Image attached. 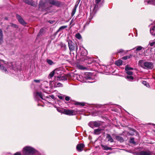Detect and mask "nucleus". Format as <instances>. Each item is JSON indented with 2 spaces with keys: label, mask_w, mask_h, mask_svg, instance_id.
Masks as SVG:
<instances>
[{
  "label": "nucleus",
  "mask_w": 155,
  "mask_h": 155,
  "mask_svg": "<svg viewBox=\"0 0 155 155\" xmlns=\"http://www.w3.org/2000/svg\"><path fill=\"white\" fill-rule=\"evenodd\" d=\"M87 80H92V78L91 77H88L87 78Z\"/></svg>",
  "instance_id": "51"
},
{
  "label": "nucleus",
  "mask_w": 155,
  "mask_h": 155,
  "mask_svg": "<svg viewBox=\"0 0 155 155\" xmlns=\"http://www.w3.org/2000/svg\"><path fill=\"white\" fill-rule=\"evenodd\" d=\"M128 51H125L122 49H120L118 50L117 51V53H119L121 55H124L126 54Z\"/></svg>",
  "instance_id": "18"
},
{
  "label": "nucleus",
  "mask_w": 155,
  "mask_h": 155,
  "mask_svg": "<svg viewBox=\"0 0 155 155\" xmlns=\"http://www.w3.org/2000/svg\"><path fill=\"white\" fill-rule=\"evenodd\" d=\"M51 97L53 98L54 97V96L53 95H51Z\"/></svg>",
  "instance_id": "52"
},
{
  "label": "nucleus",
  "mask_w": 155,
  "mask_h": 155,
  "mask_svg": "<svg viewBox=\"0 0 155 155\" xmlns=\"http://www.w3.org/2000/svg\"><path fill=\"white\" fill-rule=\"evenodd\" d=\"M88 82H90V83H92V82H94V81H88Z\"/></svg>",
  "instance_id": "55"
},
{
  "label": "nucleus",
  "mask_w": 155,
  "mask_h": 155,
  "mask_svg": "<svg viewBox=\"0 0 155 155\" xmlns=\"http://www.w3.org/2000/svg\"><path fill=\"white\" fill-rule=\"evenodd\" d=\"M77 49H78V48H77V47H76V50H77Z\"/></svg>",
  "instance_id": "56"
},
{
  "label": "nucleus",
  "mask_w": 155,
  "mask_h": 155,
  "mask_svg": "<svg viewBox=\"0 0 155 155\" xmlns=\"http://www.w3.org/2000/svg\"><path fill=\"white\" fill-rule=\"evenodd\" d=\"M67 27L68 26L67 25L62 26L60 27V28L58 30L57 32H58L59 31H60L61 30L67 28Z\"/></svg>",
  "instance_id": "30"
},
{
  "label": "nucleus",
  "mask_w": 155,
  "mask_h": 155,
  "mask_svg": "<svg viewBox=\"0 0 155 155\" xmlns=\"http://www.w3.org/2000/svg\"><path fill=\"white\" fill-rule=\"evenodd\" d=\"M75 37L76 38L80 39L81 38V36L79 33H78L76 34Z\"/></svg>",
  "instance_id": "37"
},
{
  "label": "nucleus",
  "mask_w": 155,
  "mask_h": 155,
  "mask_svg": "<svg viewBox=\"0 0 155 155\" xmlns=\"http://www.w3.org/2000/svg\"><path fill=\"white\" fill-rule=\"evenodd\" d=\"M116 138L117 140L120 141L121 142H122L124 141V138L119 136H116Z\"/></svg>",
  "instance_id": "20"
},
{
  "label": "nucleus",
  "mask_w": 155,
  "mask_h": 155,
  "mask_svg": "<svg viewBox=\"0 0 155 155\" xmlns=\"http://www.w3.org/2000/svg\"><path fill=\"white\" fill-rule=\"evenodd\" d=\"M135 48H136V51H140L143 48L141 46H138L136 47ZM134 48L133 49H134Z\"/></svg>",
  "instance_id": "29"
},
{
  "label": "nucleus",
  "mask_w": 155,
  "mask_h": 155,
  "mask_svg": "<svg viewBox=\"0 0 155 155\" xmlns=\"http://www.w3.org/2000/svg\"><path fill=\"white\" fill-rule=\"evenodd\" d=\"M88 125L92 128L94 127V122H91L88 124Z\"/></svg>",
  "instance_id": "34"
},
{
  "label": "nucleus",
  "mask_w": 155,
  "mask_h": 155,
  "mask_svg": "<svg viewBox=\"0 0 155 155\" xmlns=\"http://www.w3.org/2000/svg\"><path fill=\"white\" fill-rule=\"evenodd\" d=\"M48 2L49 4L58 7L61 4L59 2L55 0H40L38 5L39 9L41 11L43 10L47 6L46 4Z\"/></svg>",
  "instance_id": "1"
},
{
  "label": "nucleus",
  "mask_w": 155,
  "mask_h": 155,
  "mask_svg": "<svg viewBox=\"0 0 155 155\" xmlns=\"http://www.w3.org/2000/svg\"><path fill=\"white\" fill-rule=\"evenodd\" d=\"M57 80L59 81H65L67 80V78L65 76H58L57 77Z\"/></svg>",
  "instance_id": "13"
},
{
  "label": "nucleus",
  "mask_w": 155,
  "mask_h": 155,
  "mask_svg": "<svg viewBox=\"0 0 155 155\" xmlns=\"http://www.w3.org/2000/svg\"><path fill=\"white\" fill-rule=\"evenodd\" d=\"M55 74V72H54V70L51 71L49 74L48 78L49 79L51 78H52L54 74Z\"/></svg>",
  "instance_id": "26"
},
{
  "label": "nucleus",
  "mask_w": 155,
  "mask_h": 155,
  "mask_svg": "<svg viewBox=\"0 0 155 155\" xmlns=\"http://www.w3.org/2000/svg\"><path fill=\"white\" fill-rule=\"evenodd\" d=\"M77 67L79 69L82 70H84L86 69V68L85 67H84L83 66L79 64L77 65Z\"/></svg>",
  "instance_id": "24"
},
{
  "label": "nucleus",
  "mask_w": 155,
  "mask_h": 155,
  "mask_svg": "<svg viewBox=\"0 0 155 155\" xmlns=\"http://www.w3.org/2000/svg\"><path fill=\"white\" fill-rule=\"evenodd\" d=\"M143 65V68L147 69H151L153 68V64L151 62H145Z\"/></svg>",
  "instance_id": "3"
},
{
  "label": "nucleus",
  "mask_w": 155,
  "mask_h": 155,
  "mask_svg": "<svg viewBox=\"0 0 155 155\" xmlns=\"http://www.w3.org/2000/svg\"><path fill=\"white\" fill-rule=\"evenodd\" d=\"M103 105H97L96 106V107L97 108H100L102 107Z\"/></svg>",
  "instance_id": "49"
},
{
  "label": "nucleus",
  "mask_w": 155,
  "mask_h": 155,
  "mask_svg": "<svg viewBox=\"0 0 155 155\" xmlns=\"http://www.w3.org/2000/svg\"><path fill=\"white\" fill-rule=\"evenodd\" d=\"M36 150L34 147L30 146H26L23 148V155H33L36 152Z\"/></svg>",
  "instance_id": "2"
},
{
  "label": "nucleus",
  "mask_w": 155,
  "mask_h": 155,
  "mask_svg": "<svg viewBox=\"0 0 155 155\" xmlns=\"http://www.w3.org/2000/svg\"><path fill=\"white\" fill-rule=\"evenodd\" d=\"M149 45L150 46H154V45H155V41H153L152 42H150Z\"/></svg>",
  "instance_id": "45"
},
{
  "label": "nucleus",
  "mask_w": 155,
  "mask_h": 155,
  "mask_svg": "<svg viewBox=\"0 0 155 155\" xmlns=\"http://www.w3.org/2000/svg\"><path fill=\"white\" fill-rule=\"evenodd\" d=\"M143 84L144 85L148 87V86H149L148 84L147 83V82L145 81H143L142 82Z\"/></svg>",
  "instance_id": "43"
},
{
  "label": "nucleus",
  "mask_w": 155,
  "mask_h": 155,
  "mask_svg": "<svg viewBox=\"0 0 155 155\" xmlns=\"http://www.w3.org/2000/svg\"><path fill=\"white\" fill-rule=\"evenodd\" d=\"M11 26L12 27L15 28H17L18 27V26L15 24L13 23H11Z\"/></svg>",
  "instance_id": "46"
},
{
  "label": "nucleus",
  "mask_w": 155,
  "mask_h": 155,
  "mask_svg": "<svg viewBox=\"0 0 155 155\" xmlns=\"http://www.w3.org/2000/svg\"><path fill=\"white\" fill-rule=\"evenodd\" d=\"M14 155H22L20 152H17L14 154Z\"/></svg>",
  "instance_id": "48"
},
{
  "label": "nucleus",
  "mask_w": 155,
  "mask_h": 155,
  "mask_svg": "<svg viewBox=\"0 0 155 155\" xmlns=\"http://www.w3.org/2000/svg\"><path fill=\"white\" fill-rule=\"evenodd\" d=\"M54 72H55V74H61V71L58 69L57 68L54 70Z\"/></svg>",
  "instance_id": "32"
},
{
  "label": "nucleus",
  "mask_w": 155,
  "mask_h": 155,
  "mask_svg": "<svg viewBox=\"0 0 155 155\" xmlns=\"http://www.w3.org/2000/svg\"><path fill=\"white\" fill-rule=\"evenodd\" d=\"M123 61L121 60H118L116 61L115 62V64L117 66H120L122 64Z\"/></svg>",
  "instance_id": "27"
},
{
  "label": "nucleus",
  "mask_w": 155,
  "mask_h": 155,
  "mask_svg": "<svg viewBox=\"0 0 155 155\" xmlns=\"http://www.w3.org/2000/svg\"><path fill=\"white\" fill-rule=\"evenodd\" d=\"M154 31H155V26H154L153 27L151 28L150 32L152 35H155V33H153Z\"/></svg>",
  "instance_id": "25"
},
{
  "label": "nucleus",
  "mask_w": 155,
  "mask_h": 155,
  "mask_svg": "<svg viewBox=\"0 0 155 155\" xmlns=\"http://www.w3.org/2000/svg\"><path fill=\"white\" fill-rule=\"evenodd\" d=\"M63 86V84L60 83H58L54 86L55 87H61Z\"/></svg>",
  "instance_id": "38"
},
{
  "label": "nucleus",
  "mask_w": 155,
  "mask_h": 155,
  "mask_svg": "<svg viewBox=\"0 0 155 155\" xmlns=\"http://www.w3.org/2000/svg\"><path fill=\"white\" fill-rule=\"evenodd\" d=\"M130 58V56H126L122 58V59L124 60H126Z\"/></svg>",
  "instance_id": "44"
},
{
  "label": "nucleus",
  "mask_w": 155,
  "mask_h": 155,
  "mask_svg": "<svg viewBox=\"0 0 155 155\" xmlns=\"http://www.w3.org/2000/svg\"><path fill=\"white\" fill-rule=\"evenodd\" d=\"M41 31V30H40V32ZM40 33V32H39V33Z\"/></svg>",
  "instance_id": "57"
},
{
  "label": "nucleus",
  "mask_w": 155,
  "mask_h": 155,
  "mask_svg": "<svg viewBox=\"0 0 155 155\" xmlns=\"http://www.w3.org/2000/svg\"><path fill=\"white\" fill-rule=\"evenodd\" d=\"M3 61L4 62V61H3V60H2V61Z\"/></svg>",
  "instance_id": "59"
},
{
  "label": "nucleus",
  "mask_w": 155,
  "mask_h": 155,
  "mask_svg": "<svg viewBox=\"0 0 155 155\" xmlns=\"http://www.w3.org/2000/svg\"><path fill=\"white\" fill-rule=\"evenodd\" d=\"M84 147V145L83 143H80L78 144L76 146V149L79 152L82 151Z\"/></svg>",
  "instance_id": "12"
},
{
  "label": "nucleus",
  "mask_w": 155,
  "mask_h": 155,
  "mask_svg": "<svg viewBox=\"0 0 155 155\" xmlns=\"http://www.w3.org/2000/svg\"><path fill=\"white\" fill-rule=\"evenodd\" d=\"M134 155H152L150 151H141L140 152H136L134 153Z\"/></svg>",
  "instance_id": "7"
},
{
  "label": "nucleus",
  "mask_w": 155,
  "mask_h": 155,
  "mask_svg": "<svg viewBox=\"0 0 155 155\" xmlns=\"http://www.w3.org/2000/svg\"><path fill=\"white\" fill-rule=\"evenodd\" d=\"M34 97L36 100H38L39 98H40L42 99H43L42 94L41 92H35L34 93Z\"/></svg>",
  "instance_id": "8"
},
{
  "label": "nucleus",
  "mask_w": 155,
  "mask_h": 155,
  "mask_svg": "<svg viewBox=\"0 0 155 155\" xmlns=\"http://www.w3.org/2000/svg\"><path fill=\"white\" fill-rule=\"evenodd\" d=\"M8 62H5L4 65H1L0 64V69L3 71H4L5 73L7 74L8 73V71H7V69L5 67H7V64Z\"/></svg>",
  "instance_id": "10"
},
{
  "label": "nucleus",
  "mask_w": 155,
  "mask_h": 155,
  "mask_svg": "<svg viewBox=\"0 0 155 155\" xmlns=\"http://www.w3.org/2000/svg\"><path fill=\"white\" fill-rule=\"evenodd\" d=\"M34 81L36 83H40L42 81V80L41 79L34 80Z\"/></svg>",
  "instance_id": "42"
},
{
  "label": "nucleus",
  "mask_w": 155,
  "mask_h": 155,
  "mask_svg": "<svg viewBox=\"0 0 155 155\" xmlns=\"http://www.w3.org/2000/svg\"><path fill=\"white\" fill-rule=\"evenodd\" d=\"M101 0H95V2L96 4L94 5V9L93 10V11L94 13H95L97 11L99 8V5H100V4L99 3L101 2Z\"/></svg>",
  "instance_id": "9"
},
{
  "label": "nucleus",
  "mask_w": 155,
  "mask_h": 155,
  "mask_svg": "<svg viewBox=\"0 0 155 155\" xmlns=\"http://www.w3.org/2000/svg\"><path fill=\"white\" fill-rule=\"evenodd\" d=\"M16 17L18 20V21L22 25H25L27 23L24 21L21 17L18 14L16 15Z\"/></svg>",
  "instance_id": "11"
},
{
  "label": "nucleus",
  "mask_w": 155,
  "mask_h": 155,
  "mask_svg": "<svg viewBox=\"0 0 155 155\" xmlns=\"http://www.w3.org/2000/svg\"><path fill=\"white\" fill-rule=\"evenodd\" d=\"M59 98L60 99H62V97H59Z\"/></svg>",
  "instance_id": "53"
},
{
  "label": "nucleus",
  "mask_w": 155,
  "mask_h": 155,
  "mask_svg": "<svg viewBox=\"0 0 155 155\" xmlns=\"http://www.w3.org/2000/svg\"><path fill=\"white\" fill-rule=\"evenodd\" d=\"M130 142L131 143L134 144L135 143V142L134 140V138H131L130 140Z\"/></svg>",
  "instance_id": "40"
},
{
  "label": "nucleus",
  "mask_w": 155,
  "mask_h": 155,
  "mask_svg": "<svg viewBox=\"0 0 155 155\" xmlns=\"http://www.w3.org/2000/svg\"><path fill=\"white\" fill-rule=\"evenodd\" d=\"M126 73L128 75H132L133 74V72L132 71H125Z\"/></svg>",
  "instance_id": "36"
},
{
  "label": "nucleus",
  "mask_w": 155,
  "mask_h": 155,
  "mask_svg": "<svg viewBox=\"0 0 155 155\" xmlns=\"http://www.w3.org/2000/svg\"><path fill=\"white\" fill-rule=\"evenodd\" d=\"M47 63L50 65H53L54 64V62L51 60L47 59L46 60Z\"/></svg>",
  "instance_id": "28"
},
{
  "label": "nucleus",
  "mask_w": 155,
  "mask_h": 155,
  "mask_svg": "<svg viewBox=\"0 0 155 155\" xmlns=\"http://www.w3.org/2000/svg\"><path fill=\"white\" fill-rule=\"evenodd\" d=\"M78 7V5H75L74 6V8H73L72 11V13H71V16H73L75 12H76V9H77V8Z\"/></svg>",
  "instance_id": "23"
},
{
  "label": "nucleus",
  "mask_w": 155,
  "mask_h": 155,
  "mask_svg": "<svg viewBox=\"0 0 155 155\" xmlns=\"http://www.w3.org/2000/svg\"><path fill=\"white\" fill-rule=\"evenodd\" d=\"M79 1V2H80V1H81V0H78Z\"/></svg>",
  "instance_id": "58"
},
{
  "label": "nucleus",
  "mask_w": 155,
  "mask_h": 155,
  "mask_svg": "<svg viewBox=\"0 0 155 155\" xmlns=\"http://www.w3.org/2000/svg\"><path fill=\"white\" fill-rule=\"evenodd\" d=\"M102 149L104 150H112V148L111 147H108L106 145H104L103 144H101V145Z\"/></svg>",
  "instance_id": "17"
},
{
  "label": "nucleus",
  "mask_w": 155,
  "mask_h": 155,
  "mask_svg": "<svg viewBox=\"0 0 155 155\" xmlns=\"http://www.w3.org/2000/svg\"><path fill=\"white\" fill-rule=\"evenodd\" d=\"M57 110L59 112H61V110H60V108H59V107H57Z\"/></svg>",
  "instance_id": "50"
},
{
  "label": "nucleus",
  "mask_w": 155,
  "mask_h": 155,
  "mask_svg": "<svg viewBox=\"0 0 155 155\" xmlns=\"http://www.w3.org/2000/svg\"><path fill=\"white\" fill-rule=\"evenodd\" d=\"M23 1L25 3L34 7H36L37 5V2H35L33 0H23Z\"/></svg>",
  "instance_id": "6"
},
{
  "label": "nucleus",
  "mask_w": 155,
  "mask_h": 155,
  "mask_svg": "<svg viewBox=\"0 0 155 155\" xmlns=\"http://www.w3.org/2000/svg\"><path fill=\"white\" fill-rule=\"evenodd\" d=\"M145 2V4L147 5H155V0H146Z\"/></svg>",
  "instance_id": "14"
},
{
  "label": "nucleus",
  "mask_w": 155,
  "mask_h": 155,
  "mask_svg": "<svg viewBox=\"0 0 155 155\" xmlns=\"http://www.w3.org/2000/svg\"><path fill=\"white\" fill-rule=\"evenodd\" d=\"M96 61L95 59L93 58H90L88 60L87 64H91L92 63L95 62Z\"/></svg>",
  "instance_id": "22"
},
{
  "label": "nucleus",
  "mask_w": 155,
  "mask_h": 155,
  "mask_svg": "<svg viewBox=\"0 0 155 155\" xmlns=\"http://www.w3.org/2000/svg\"><path fill=\"white\" fill-rule=\"evenodd\" d=\"M68 45L69 50L70 51H74L75 49V45L71 40H69L68 41Z\"/></svg>",
  "instance_id": "5"
},
{
  "label": "nucleus",
  "mask_w": 155,
  "mask_h": 155,
  "mask_svg": "<svg viewBox=\"0 0 155 155\" xmlns=\"http://www.w3.org/2000/svg\"><path fill=\"white\" fill-rule=\"evenodd\" d=\"M106 135V138L107 139L108 141H109L111 143L114 142V140L110 134H108Z\"/></svg>",
  "instance_id": "15"
},
{
  "label": "nucleus",
  "mask_w": 155,
  "mask_h": 155,
  "mask_svg": "<svg viewBox=\"0 0 155 155\" xmlns=\"http://www.w3.org/2000/svg\"><path fill=\"white\" fill-rule=\"evenodd\" d=\"M133 70V68H132L130 67H129L128 65H127L126 66L125 68V71H130V70Z\"/></svg>",
  "instance_id": "33"
},
{
  "label": "nucleus",
  "mask_w": 155,
  "mask_h": 155,
  "mask_svg": "<svg viewBox=\"0 0 155 155\" xmlns=\"http://www.w3.org/2000/svg\"><path fill=\"white\" fill-rule=\"evenodd\" d=\"M3 33L2 29L0 28V44H1L3 42Z\"/></svg>",
  "instance_id": "16"
},
{
  "label": "nucleus",
  "mask_w": 155,
  "mask_h": 155,
  "mask_svg": "<svg viewBox=\"0 0 155 155\" xmlns=\"http://www.w3.org/2000/svg\"><path fill=\"white\" fill-rule=\"evenodd\" d=\"M85 51H86V53L85 54H83L84 55H85L86 54L87 51L85 50Z\"/></svg>",
  "instance_id": "54"
},
{
  "label": "nucleus",
  "mask_w": 155,
  "mask_h": 155,
  "mask_svg": "<svg viewBox=\"0 0 155 155\" xmlns=\"http://www.w3.org/2000/svg\"><path fill=\"white\" fill-rule=\"evenodd\" d=\"M75 105H78L84 106V103L77 102L75 103Z\"/></svg>",
  "instance_id": "41"
},
{
  "label": "nucleus",
  "mask_w": 155,
  "mask_h": 155,
  "mask_svg": "<svg viewBox=\"0 0 155 155\" xmlns=\"http://www.w3.org/2000/svg\"><path fill=\"white\" fill-rule=\"evenodd\" d=\"M143 60H140L139 61L138 64L141 67L143 68V66L142 65V63L143 62Z\"/></svg>",
  "instance_id": "39"
},
{
  "label": "nucleus",
  "mask_w": 155,
  "mask_h": 155,
  "mask_svg": "<svg viewBox=\"0 0 155 155\" xmlns=\"http://www.w3.org/2000/svg\"><path fill=\"white\" fill-rule=\"evenodd\" d=\"M94 127H97L99 126L100 125V124L97 121H94Z\"/></svg>",
  "instance_id": "31"
},
{
  "label": "nucleus",
  "mask_w": 155,
  "mask_h": 155,
  "mask_svg": "<svg viewBox=\"0 0 155 155\" xmlns=\"http://www.w3.org/2000/svg\"><path fill=\"white\" fill-rule=\"evenodd\" d=\"M102 129L100 128H98L94 130V133L95 134L98 135L101 133Z\"/></svg>",
  "instance_id": "19"
},
{
  "label": "nucleus",
  "mask_w": 155,
  "mask_h": 155,
  "mask_svg": "<svg viewBox=\"0 0 155 155\" xmlns=\"http://www.w3.org/2000/svg\"><path fill=\"white\" fill-rule=\"evenodd\" d=\"M64 113L67 115L72 116L76 115L77 113V112L75 110H64Z\"/></svg>",
  "instance_id": "4"
},
{
  "label": "nucleus",
  "mask_w": 155,
  "mask_h": 155,
  "mask_svg": "<svg viewBox=\"0 0 155 155\" xmlns=\"http://www.w3.org/2000/svg\"><path fill=\"white\" fill-rule=\"evenodd\" d=\"M125 78L127 80L130 81H132L134 79V77L131 75H127L126 76Z\"/></svg>",
  "instance_id": "21"
},
{
  "label": "nucleus",
  "mask_w": 155,
  "mask_h": 155,
  "mask_svg": "<svg viewBox=\"0 0 155 155\" xmlns=\"http://www.w3.org/2000/svg\"><path fill=\"white\" fill-rule=\"evenodd\" d=\"M92 18V17H91V16L89 17V20L87 21L86 23L85 24V26H87L90 23V20H91Z\"/></svg>",
  "instance_id": "35"
},
{
  "label": "nucleus",
  "mask_w": 155,
  "mask_h": 155,
  "mask_svg": "<svg viewBox=\"0 0 155 155\" xmlns=\"http://www.w3.org/2000/svg\"><path fill=\"white\" fill-rule=\"evenodd\" d=\"M70 97L69 96H66L65 97V100L66 101H69L70 100Z\"/></svg>",
  "instance_id": "47"
}]
</instances>
